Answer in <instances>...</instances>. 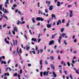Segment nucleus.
<instances>
[{
  "label": "nucleus",
  "mask_w": 79,
  "mask_h": 79,
  "mask_svg": "<svg viewBox=\"0 0 79 79\" xmlns=\"http://www.w3.org/2000/svg\"><path fill=\"white\" fill-rule=\"evenodd\" d=\"M36 21H44V19L42 18V17H37L36 19Z\"/></svg>",
  "instance_id": "1"
},
{
  "label": "nucleus",
  "mask_w": 79,
  "mask_h": 79,
  "mask_svg": "<svg viewBox=\"0 0 79 79\" xmlns=\"http://www.w3.org/2000/svg\"><path fill=\"white\" fill-rule=\"evenodd\" d=\"M43 74L44 76H48V72L45 71L43 72Z\"/></svg>",
  "instance_id": "2"
},
{
  "label": "nucleus",
  "mask_w": 79,
  "mask_h": 79,
  "mask_svg": "<svg viewBox=\"0 0 79 79\" xmlns=\"http://www.w3.org/2000/svg\"><path fill=\"white\" fill-rule=\"evenodd\" d=\"M69 12L70 13L69 14V17L70 18L73 17V10H71V11L69 10Z\"/></svg>",
  "instance_id": "3"
},
{
  "label": "nucleus",
  "mask_w": 79,
  "mask_h": 79,
  "mask_svg": "<svg viewBox=\"0 0 79 79\" xmlns=\"http://www.w3.org/2000/svg\"><path fill=\"white\" fill-rule=\"evenodd\" d=\"M40 64L41 65L40 66V70H42V59H41L40 60Z\"/></svg>",
  "instance_id": "4"
},
{
  "label": "nucleus",
  "mask_w": 79,
  "mask_h": 79,
  "mask_svg": "<svg viewBox=\"0 0 79 79\" xmlns=\"http://www.w3.org/2000/svg\"><path fill=\"white\" fill-rule=\"evenodd\" d=\"M62 39V37L61 36H59V39H58V42L59 44L61 43V40Z\"/></svg>",
  "instance_id": "5"
},
{
  "label": "nucleus",
  "mask_w": 79,
  "mask_h": 79,
  "mask_svg": "<svg viewBox=\"0 0 79 79\" xmlns=\"http://www.w3.org/2000/svg\"><path fill=\"white\" fill-rule=\"evenodd\" d=\"M54 42H55V41L54 40H52L50 42V45H52V44H54Z\"/></svg>",
  "instance_id": "6"
},
{
  "label": "nucleus",
  "mask_w": 79,
  "mask_h": 79,
  "mask_svg": "<svg viewBox=\"0 0 79 79\" xmlns=\"http://www.w3.org/2000/svg\"><path fill=\"white\" fill-rule=\"evenodd\" d=\"M51 68H52V69H53V70H55V66L53 64H51Z\"/></svg>",
  "instance_id": "7"
},
{
  "label": "nucleus",
  "mask_w": 79,
  "mask_h": 79,
  "mask_svg": "<svg viewBox=\"0 0 79 79\" xmlns=\"http://www.w3.org/2000/svg\"><path fill=\"white\" fill-rule=\"evenodd\" d=\"M60 23L61 24V20H59L58 21L57 23V26H58V25L60 24Z\"/></svg>",
  "instance_id": "8"
},
{
  "label": "nucleus",
  "mask_w": 79,
  "mask_h": 79,
  "mask_svg": "<svg viewBox=\"0 0 79 79\" xmlns=\"http://www.w3.org/2000/svg\"><path fill=\"white\" fill-rule=\"evenodd\" d=\"M52 73H53V74L54 76V77H57V76L56 75V73H55V72H54V71H53Z\"/></svg>",
  "instance_id": "9"
},
{
  "label": "nucleus",
  "mask_w": 79,
  "mask_h": 79,
  "mask_svg": "<svg viewBox=\"0 0 79 79\" xmlns=\"http://www.w3.org/2000/svg\"><path fill=\"white\" fill-rule=\"evenodd\" d=\"M4 76L5 77H6V76H10V74H9V73H5L4 74Z\"/></svg>",
  "instance_id": "10"
},
{
  "label": "nucleus",
  "mask_w": 79,
  "mask_h": 79,
  "mask_svg": "<svg viewBox=\"0 0 79 79\" xmlns=\"http://www.w3.org/2000/svg\"><path fill=\"white\" fill-rule=\"evenodd\" d=\"M57 34H58V33H55L52 36V39H53L54 38H55V35H57Z\"/></svg>",
  "instance_id": "11"
},
{
  "label": "nucleus",
  "mask_w": 79,
  "mask_h": 79,
  "mask_svg": "<svg viewBox=\"0 0 79 79\" xmlns=\"http://www.w3.org/2000/svg\"><path fill=\"white\" fill-rule=\"evenodd\" d=\"M31 41H34V42H37L36 39L33 38L31 39Z\"/></svg>",
  "instance_id": "12"
},
{
  "label": "nucleus",
  "mask_w": 79,
  "mask_h": 79,
  "mask_svg": "<svg viewBox=\"0 0 79 79\" xmlns=\"http://www.w3.org/2000/svg\"><path fill=\"white\" fill-rule=\"evenodd\" d=\"M60 35L63 37H64V36H65V35H66V34L64 33H63L62 34H60Z\"/></svg>",
  "instance_id": "13"
},
{
  "label": "nucleus",
  "mask_w": 79,
  "mask_h": 79,
  "mask_svg": "<svg viewBox=\"0 0 79 79\" xmlns=\"http://www.w3.org/2000/svg\"><path fill=\"white\" fill-rule=\"evenodd\" d=\"M14 31H16V32L18 31V28H16V27H14Z\"/></svg>",
  "instance_id": "14"
},
{
  "label": "nucleus",
  "mask_w": 79,
  "mask_h": 79,
  "mask_svg": "<svg viewBox=\"0 0 79 79\" xmlns=\"http://www.w3.org/2000/svg\"><path fill=\"white\" fill-rule=\"evenodd\" d=\"M52 18H54L55 19H56V16H55L54 14H52Z\"/></svg>",
  "instance_id": "15"
},
{
  "label": "nucleus",
  "mask_w": 79,
  "mask_h": 79,
  "mask_svg": "<svg viewBox=\"0 0 79 79\" xmlns=\"http://www.w3.org/2000/svg\"><path fill=\"white\" fill-rule=\"evenodd\" d=\"M53 6L52 5H51L50 6V10H52L53 8Z\"/></svg>",
  "instance_id": "16"
},
{
  "label": "nucleus",
  "mask_w": 79,
  "mask_h": 79,
  "mask_svg": "<svg viewBox=\"0 0 79 79\" xmlns=\"http://www.w3.org/2000/svg\"><path fill=\"white\" fill-rule=\"evenodd\" d=\"M50 59L51 60H54V56H51L50 57Z\"/></svg>",
  "instance_id": "17"
},
{
  "label": "nucleus",
  "mask_w": 79,
  "mask_h": 79,
  "mask_svg": "<svg viewBox=\"0 0 79 79\" xmlns=\"http://www.w3.org/2000/svg\"><path fill=\"white\" fill-rule=\"evenodd\" d=\"M60 2L58 1L57 2V6H60Z\"/></svg>",
  "instance_id": "18"
},
{
  "label": "nucleus",
  "mask_w": 79,
  "mask_h": 79,
  "mask_svg": "<svg viewBox=\"0 0 79 79\" xmlns=\"http://www.w3.org/2000/svg\"><path fill=\"white\" fill-rule=\"evenodd\" d=\"M32 21L33 23H35V19L34 18H33L32 19Z\"/></svg>",
  "instance_id": "19"
},
{
  "label": "nucleus",
  "mask_w": 79,
  "mask_h": 79,
  "mask_svg": "<svg viewBox=\"0 0 79 79\" xmlns=\"http://www.w3.org/2000/svg\"><path fill=\"white\" fill-rule=\"evenodd\" d=\"M9 12L8 11H7L6 10V9H5V11H4V13H8Z\"/></svg>",
  "instance_id": "20"
},
{
  "label": "nucleus",
  "mask_w": 79,
  "mask_h": 79,
  "mask_svg": "<svg viewBox=\"0 0 79 79\" xmlns=\"http://www.w3.org/2000/svg\"><path fill=\"white\" fill-rule=\"evenodd\" d=\"M38 13L39 14H41V15H42V14H43V12H42V11H40V10H39L38 11Z\"/></svg>",
  "instance_id": "21"
},
{
  "label": "nucleus",
  "mask_w": 79,
  "mask_h": 79,
  "mask_svg": "<svg viewBox=\"0 0 79 79\" xmlns=\"http://www.w3.org/2000/svg\"><path fill=\"white\" fill-rule=\"evenodd\" d=\"M64 28H62L60 32H62V33H63V31H64Z\"/></svg>",
  "instance_id": "22"
},
{
  "label": "nucleus",
  "mask_w": 79,
  "mask_h": 79,
  "mask_svg": "<svg viewBox=\"0 0 79 79\" xmlns=\"http://www.w3.org/2000/svg\"><path fill=\"white\" fill-rule=\"evenodd\" d=\"M27 47H28L26 48V49L28 51L29 50V48H30L29 47V45H27Z\"/></svg>",
  "instance_id": "23"
},
{
  "label": "nucleus",
  "mask_w": 79,
  "mask_h": 79,
  "mask_svg": "<svg viewBox=\"0 0 79 79\" xmlns=\"http://www.w3.org/2000/svg\"><path fill=\"white\" fill-rule=\"evenodd\" d=\"M64 43L66 45H67V42H66V40H64Z\"/></svg>",
  "instance_id": "24"
},
{
  "label": "nucleus",
  "mask_w": 79,
  "mask_h": 79,
  "mask_svg": "<svg viewBox=\"0 0 79 79\" xmlns=\"http://www.w3.org/2000/svg\"><path fill=\"white\" fill-rule=\"evenodd\" d=\"M43 74V72H41L40 73V76H41V77H42L43 75H42Z\"/></svg>",
  "instance_id": "25"
},
{
  "label": "nucleus",
  "mask_w": 79,
  "mask_h": 79,
  "mask_svg": "<svg viewBox=\"0 0 79 79\" xmlns=\"http://www.w3.org/2000/svg\"><path fill=\"white\" fill-rule=\"evenodd\" d=\"M9 0H6V2H5V3H7L8 4L9 3Z\"/></svg>",
  "instance_id": "26"
},
{
  "label": "nucleus",
  "mask_w": 79,
  "mask_h": 79,
  "mask_svg": "<svg viewBox=\"0 0 79 79\" xmlns=\"http://www.w3.org/2000/svg\"><path fill=\"white\" fill-rule=\"evenodd\" d=\"M2 6H3L2 5H0V10H2Z\"/></svg>",
  "instance_id": "27"
},
{
  "label": "nucleus",
  "mask_w": 79,
  "mask_h": 79,
  "mask_svg": "<svg viewBox=\"0 0 79 79\" xmlns=\"http://www.w3.org/2000/svg\"><path fill=\"white\" fill-rule=\"evenodd\" d=\"M67 65L68 66H69H69H70V63H69V62H67Z\"/></svg>",
  "instance_id": "28"
},
{
  "label": "nucleus",
  "mask_w": 79,
  "mask_h": 79,
  "mask_svg": "<svg viewBox=\"0 0 79 79\" xmlns=\"http://www.w3.org/2000/svg\"><path fill=\"white\" fill-rule=\"evenodd\" d=\"M46 4H47V3H48V5H50V1H49L48 2V1H46Z\"/></svg>",
  "instance_id": "29"
},
{
  "label": "nucleus",
  "mask_w": 79,
  "mask_h": 79,
  "mask_svg": "<svg viewBox=\"0 0 79 79\" xmlns=\"http://www.w3.org/2000/svg\"><path fill=\"white\" fill-rule=\"evenodd\" d=\"M15 45L16 46H17V45H18V40H15Z\"/></svg>",
  "instance_id": "30"
},
{
  "label": "nucleus",
  "mask_w": 79,
  "mask_h": 79,
  "mask_svg": "<svg viewBox=\"0 0 79 79\" xmlns=\"http://www.w3.org/2000/svg\"><path fill=\"white\" fill-rule=\"evenodd\" d=\"M18 13L19 14V15H23V14H21V12L20 11H18Z\"/></svg>",
  "instance_id": "31"
},
{
  "label": "nucleus",
  "mask_w": 79,
  "mask_h": 79,
  "mask_svg": "<svg viewBox=\"0 0 79 79\" xmlns=\"http://www.w3.org/2000/svg\"><path fill=\"white\" fill-rule=\"evenodd\" d=\"M70 77L71 79H73V76L71 74H70Z\"/></svg>",
  "instance_id": "32"
},
{
  "label": "nucleus",
  "mask_w": 79,
  "mask_h": 79,
  "mask_svg": "<svg viewBox=\"0 0 79 79\" xmlns=\"http://www.w3.org/2000/svg\"><path fill=\"white\" fill-rule=\"evenodd\" d=\"M73 42L75 43H76L77 42V39H75L73 41Z\"/></svg>",
  "instance_id": "33"
},
{
  "label": "nucleus",
  "mask_w": 79,
  "mask_h": 79,
  "mask_svg": "<svg viewBox=\"0 0 79 79\" xmlns=\"http://www.w3.org/2000/svg\"><path fill=\"white\" fill-rule=\"evenodd\" d=\"M5 8L8 7V5H7V3H5Z\"/></svg>",
  "instance_id": "34"
},
{
  "label": "nucleus",
  "mask_w": 79,
  "mask_h": 79,
  "mask_svg": "<svg viewBox=\"0 0 79 79\" xmlns=\"http://www.w3.org/2000/svg\"><path fill=\"white\" fill-rule=\"evenodd\" d=\"M8 69H9V67H7L6 68H5L6 71H8Z\"/></svg>",
  "instance_id": "35"
},
{
  "label": "nucleus",
  "mask_w": 79,
  "mask_h": 79,
  "mask_svg": "<svg viewBox=\"0 0 79 79\" xmlns=\"http://www.w3.org/2000/svg\"><path fill=\"white\" fill-rule=\"evenodd\" d=\"M69 26V23H67V24H66V27H68Z\"/></svg>",
  "instance_id": "36"
},
{
  "label": "nucleus",
  "mask_w": 79,
  "mask_h": 79,
  "mask_svg": "<svg viewBox=\"0 0 79 79\" xmlns=\"http://www.w3.org/2000/svg\"><path fill=\"white\" fill-rule=\"evenodd\" d=\"M17 75H18V74H17V73H15L14 74V76L16 77V76H17Z\"/></svg>",
  "instance_id": "37"
},
{
  "label": "nucleus",
  "mask_w": 79,
  "mask_h": 79,
  "mask_svg": "<svg viewBox=\"0 0 79 79\" xmlns=\"http://www.w3.org/2000/svg\"><path fill=\"white\" fill-rule=\"evenodd\" d=\"M23 73V71H22V69H21L20 70V74H21Z\"/></svg>",
  "instance_id": "38"
},
{
  "label": "nucleus",
  "mask_w": 79,
  "mask_h": 79,
  "mask_svg": "<svg viewBox=\"0 0 79 79\" xmlns=\"http://www.w3.org/2000/svg\"><path fill=\"white\" fill-rule=\"evenodd\" d=\"M64 21H65V19H63L62 20V23H64Z\"/></svg>",
  "instance_id": "39"
},
{
  "label": "nucleus",
  "mask_w": 79,
  "mask_h": 79,
  "mask_svg": "<svg viewBox=\"0 0 79 79\" xmlns=\"http://www.w3.org/2000/svg\"><path fill=\"white\" fill-rule=\"evenodd\" d=\"M47 27H48V28H50V24H47Z\"/></svg>",
  "instance_id": "40"
},
{
  "label": "nucleus",
  "mask_w": 79,
  "mask_h": 79,
  "mask_svg": "<svg viewBox=\"0 0 79 79\" xmlns=\"http://www.w3.org/2000/svg\"><path fill=\"white\" fill-rule=\"evenodd\" d=\"M19 20H18L17 22V24H18V25H19Z\"/></svg>",
  "instance_id": "41"
},
{
  "label": "nucleus",
  "mask_w": 79,
  "mask_h": 79,
  "mask_svg": "<svg viewBox=\"0 0 79 79\" xmlns=\"http://www.w3.org/2000/svg\"><path fill=\"white\" fill-rule=\"evenodd\" d=\"M45 13H48V10L47 9H45Z\"/></svg>",
  "instance_id": "42"
},
{
  "label": "nucleus",
  "mask_w": 79,
  "mask_h": 79,
  "mask_svg": "<svg viewBox=\"0 0 79 79\" xmlns=\"http://www.w3.org/2000/svg\"><path fill=\"white\" fill-rule=\"evenodd\" d=\"M45 64H48V62H47V60H46L45 61Z\"/></svg>",
  "instance_id": "43"
},
{
  "label": "nucleus",
  "mask_w": 79,
  "mask_h": 79,
  "mask_svg": "<svg viewBox=\"0 0 79 79\" xmlns=\"http://www.w3.org/2000/svg\"><path fill=\"white\" fill-rule=\"evenodd\" d=\"M76 73L77 74H79V71H78V70H77L76 71Z\"/></svg>",
  "instance_id": "44"
},
{
  "label": "nucleus",
  "mask_w": 79,
  "mask_h": 79,
  "mask_svg": "<svg viewBox=\"0 0 79 79\" xmlns=\"http://www.w3.org/2000/svg\"><path fill=\"white\" fill-rule=\"evenodd\" d=\"M37 5H38V7H40V2H38V3Z\"/></svg>",
  "instance_id": "45"
},
{
  "label": "nucleus",
  "mask_w": 79,
  "mask_h": 79,
  "mask_svg": "<svg viewBox=\"0 0 79 79\" xmlns=\"http://www.w3.org/2000/svg\"><path fill=\"white\" fill-rule=\"evenodd\" d=\"M72 63H73V64H75V61L74 60H73L72 61Z\"/></svg>",
  "instance_id": "46"
},
{
  "label": "nucleus",
  "mask_w": 79,
  "mask_h": 79,
  "mask_svg": "<svg viewBox=\"0 0 79 79\" xmlns=\"http://www.w3.org/2000/svg\"><path fill=\"white\" fill-rule=\"evenodd\" d=\"M64 73L66 75L67 74V73H68V72L66 70L64 71Z\"/></svg>",
  "instance_id": "47"
},
{
  "label": "nucleus",
  "mask_w": 79,
  "mask_h": 79,
  "mask_svg": "<svg viewBox=\"0 0 79 79\" xmlns=\"http://www.w3.org/2000/svg\"><path fill=\"white\" fill-rule=\"evenodd\" d=\"M40 53H42L43 52V49H40Z\"/></svg>",
  "instance_id": "48"
},
{
  "label": "nucleus",
  "mask_w": 79,
  "mask_h": 79,
  "mask_svg": "<svg viewBox=\"0 0 79 79\" xmlns=\"http://www.w3.org/2000/svg\"><path fill=\"white\" fill-rule=\"evenodd\" d=\"M32 53H33V54H35V51H31Z\"/></svg>",
  "instance_id": "49"
},
{
  "label": "nucleus",
  "mask_w": 79,
  "mask_h": 79,
  "mask_svg": "<svg viewBox=\"0 0 79 79\" xmlns=\"http://www.w3.org/2000/svg\"><path fill=\"white\" fill-rule=\"evenodd\" d=\"M6 44H9L10 43L9 42V41H6Z\"/></svg>",
  "instance_id": "50"
},
{
  "label": "nucleus",
  "mask_w": 79,
  "mask_h": 79,
  "mask_svg": "<svg viewBox=\"0 0 79 79\" xmlns=\"http://www.w3.org/2000/svg\"><path fill=\"white\" fill-rule=\"evenodd\" d=\"M72 39H75V35H73L72 36Z\"/></svg>",
  "instance_id": "51"
},
{
  "label": "nucleus",
  "mask_w": 79,
  "mask_h": 79,
  "mask_svg": "<svg viewBox=\"0 0 79 79\" xmlns=\"http://www.w3.org/2000/svg\"><path fill=\"white\" fill-rule=\"evenodd\" d=\"M72 6V5H68V8H70V7H71Z\"/></svg>",
  "instance_id": "52"
},
{
  "label": "nucleus",
  "mask_w": 79,
  "mask_h": 79,
  "mask_svg": "<svg viewBox=\"0 0 79 79\" xmlns=\"http://www.w3.org/2000/svg\"><path fill=\"white\" fill-rule=\"evenodd\" d=\"M40 40H41V39H39L38 40V43H39V42H40Z\"/></svg>",
  "instance_id": "53"
},
{
  "label": "nucleus",
  "mask_w": 79,
  "mask_h": 79,
  "mask_svg": "<svg viewBox=\"0 0 79 79\" xmlns=\"http://www.w3.org/2000/svg\"><path fill=\"white\" fill-rule=\"evenodd\" d=\"M19 50L20 51V53H22V51H21V49H20Z\"/></svg>",
  "instance_id": "54"
},
{
  "label": "nucleus",
  "mask_w": 79,
  "mask_h": 79,
  "mask_svg": "<svg viewBox=\"0 0 79 79\" xmlns=\"http://www.w3.org/2000/svg\"><path fill=\"white\" fill-rule=\"evenodd\" d=\"M38 50V48H37V46H35V50L37 51Z\"/></svg>",
  "instance_id": "55"
},
{
  "label": "nucleus",
  "mask_w": 79,
  "mask_h": 79,
  "mask_svg": "<svg viewBox=\"0 0 79 79\" xmlns=\"http://www.w3.org/2000/svg\"><path fill=\"white\" fill-rule=\"evenodd\" d=\"M2 58L3 59H5V56H3L2 57Z\"/></svg>",
  "instance_id": "56"
},
{
  "label": "nucleus",
  "mask_w": 79,
  "mask_h": 79,
  "mask_svg": "<svg viewBox=\"0 0 79 79\" xmlns=\"http://www.w3.org/2000/svg\"><path fill=\"white\" fill-rule=\"evenodd\" d=\"M58 59H59V60H60L61 59V57H60V56H58Z\"/></svg>",
  "instance_id": "57"
},
{
  "label": "nucleus",
  "mask_w": 79,
  "mask_h": 79,
  "mask_svg": "<svg viewBox=\"0 0 79 79\" xmlns=\"http://www.w3.org/2000/svg\"><path fill=\"white\" fill-rule=\"evenodd\" d=\"M21 20L22 21H23V19H24V18H23V17L22 18H21Z\"/></svg>",
  "instance_id": "58"
},
{
  "label": "nucleus",
  "mask_w": 79,
  "mask_h": 79,
  "mask_svg": "<svg viewBox=\"0 0 79 79\" xmlns=\"http://www.w3.org/2000/svg\"><path fill=\"white\" fill-rule=\"evenodd\" d=\"M25 23V21H23V22H22V23H20L21 24H24Z\"/></svg>",
  "instance_id": "59"
},
{
  "label": "nucleus",
  "mask_w": 79,
  "mask_h": 79,
  "mask_svg": "<svg viewBox=\"0 0 79 79\" xmlns=\"http://www.w3.org/2000/svg\"><path fill=\"white\" fill-rule=\"evenodd\" d=\"M12 33H13V34L14 35H15V31H12Z\"/></svg>",
  "instance_id": "60"
},
{
  "label": "nucleus",
  "mask_w": 79,
  "mask_h": 79,
  "mask_svg": "<svg viewBox=\"0 0 79 79\" xmlns=\"http://www.w3.org/2000/svg\"><path fill=\"white\" fill-rule=\"evenodd\" d=\"M13 0H10V3H13Z\"/></svg>",
  "instance_id": "61"
},
{
  "label": "nucleus",
  "mask_w": 79,
  "mask_h": 79,
  "mask_svg": "<svg viewBox=\"0 0 79 79\" xmlns=\"http://www.w3.org/2000/svg\"><path fill=\"white\" fill-rule=\"evenodd\" d=\"M13 6H14V7H15V6H17V5H16V4L15 5H13Z\"/></svg>",
  "instance_id": "62"
},
{
  "label": "nucleus",
  "mask_w": 79,
  "mask_h": 79,
  "mask_svg": "<svg viewBox=\"0 0 79 79\" xmlns=\"http://www.w3.org/2000/svg\"><path fill=\"white\" fill-rule=\"evenodd\" d=\"M10 60H9L7 62V63H8V64H9V63H10Z\"/></svg>",
  "instance_id": "63"
},
{
  "label": "nucleus",
  "mask_w": 79,
  "mask_h": 79,
  "mask_svg": "<svg viewBox=\"0 0 79 79\" xmlns=\"http://www.w3.org/2000/svg\"><path fill=\"white\" fill-rule=\"evenodd\" d=\"M4 79H7V77H4Z\"/></svg>",
  "instance_id": "64"
}]
</instances>
